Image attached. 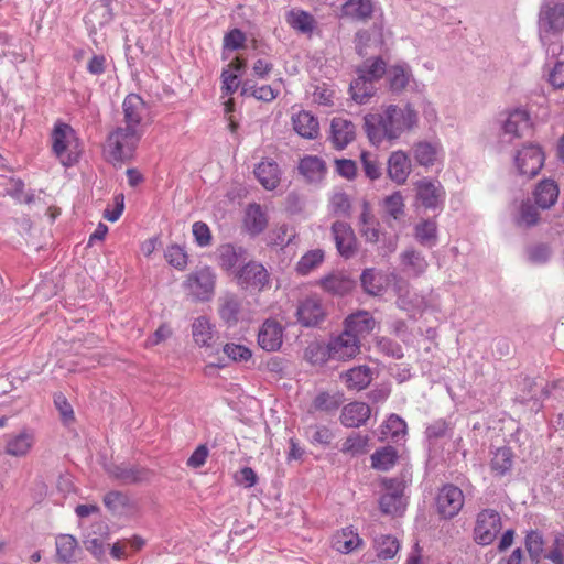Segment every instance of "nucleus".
<instances>
[{
	"label": "nucleus",
	"mask_w": 564,
	"mask_h": 564,
	"mask_svg": "<svg viewBox=\"0 0 564 564\" xmlns=\"http://www.w3.org/2000/svg\"><path fill=\"white\" fill-rule=\"evenodd\" d=\"M324 261V251L321 249H315L306 252L304 256L301 257L296 264V271L302 274L306 275L311 271H313L315 268L322 264Z\"/></svg>",
	"instance_id": "52"
},
{
	"label": "nucleus",
	"mask_w": 564,
	"mask_h": 564,
	"mask_svg": "<svg viewBox=\"0 0 564 564\" xmlns=\"http://www.w3.org/2000/svg\"><path fill=\"white\" fill-rule=\"evenodd\" d=\"M400 257L404 269L415 276L421 275L427 269V261L425 258L413 249L403 251Z\"/></svg>",
	"instance_id": "42"
},
{
	"label": "nucleus",
	"mask_w": 564,
	"mask_h": 564,
	"mask_svg": "<svg viewBox=\"0 0 564 564\" xmlns=\"http://www.w3.org/2000/svg\"><path fill=\"white\" fill-rule=\"evenodd\" d=\"M330 212L337 216H345L350 209V202L345 193H335L329 203Z\"/></svg>",
	"instance_id": "61"
},
{
	"label": "nucleus",
	"mask_w": 564,
	"mask_h": 564,
	"mask_svg": "<svg viewBox=\"0 0 564 564\" xmlns=\"http://www.w3.org/2000/svg\"><path fill=\"white\" fill-rule=\"evenodd\" d=\"M323 289L333 294H345L351 289V281L341 274H330L321 280Z\"/></svg>",
	"instance_id": "50"
},
{
	"label": "nucleus",
	"mask_w": 564,
	"mask_h": 564,
	"mask_svg": "<svg viewBox=\"0 0 564 564\" xmlns=\"http://www.w3.org/2000/svg\"><path fill=\"white\" fill-rule=\"evenodd\" d=\"M388 176L398 185L406 182L411 173V162L408 154L401 150L394 151L388 159Z\"/></svg>",
	"instance_id": "20"
},
{
	"label": "nucleus",
	"mask_w": 564,
	"mask_h": 564,
	"mask_svg": "<svg viewBox=\"0 0 564 564\" xmlns=\"http://www.w3.org/2000/svg\"><path fill=\"white\" fill-rule=\"evenodd\" d=\"M513 465V453L507 446L498 447L492 452L490 468L492 473L503 476L509 473Z\"/></svg>",
	"instance_id": "39"
},
{
	"label": "nucleus",
	"mask_w": 564,
	"mask_h": 564,
	"mask_svg": "<svg viewBox=\"0 0 564 564\" xmlns=\"http://www.w3.org/2000/svg\"><path fill=\"white\" fill-rule=\"evenodd\" d=\"M406 434L405 421L397 414H391L381 426V438L399 442Z\"/></svg>",
	"instance_id": "40"
},
{
	"label": "nucleus",
	"mask_w": 564,
	"mask_h": 564,
	"mask_svg": "<svg viewBox=\"0 0 564 564\" xmlns=\"http://www.w3.org/2000/svg\"><path fill=\"white\" fill-rule=\"evenodd\" d=\"M56 560L63 564H69L76 561L79 547L77 540L70 534H59L55 541Z\"/></svg>",
	"instance_id": "30"
},
{
	"label": "nucleus",
	"mask_w": 564,
	"mask_h": 564,
	"mask_svg": "<svg viewBox=\"0 0 564 564\" xmlns=\"http://www.w3.org/2000/svg\"><path fill=\"white\" fill-rule=\"evenodd\" d=\"M104 503L112 513L121 514L129 505V498L120 491H110L105 495Z\"/></svg>",
	"instance_id": "56"
},
{
	"label": "nucleus",
	"mask_w": 564,
	"mask_h": 564,
	"mask_svg": "<svg viewBox=\"0 0 564 564\" xmlns=\"http://www.w3.org/2000/svg\"><path fill=\"white\" fill-rule=\"evenodd\" d=\"M360 232L368 242H377L380 238V230L378 224L372 218L367 205H364V210L360 215Z\"/></svg>",
	"instance_id": "49"
},
{
	"label": "nucleus",
	"mask_w": 564,
	"mask_h": 564,
	"mask_svg": "<svg viewBox=\"0 0 564 564\" xmlns=\"http://www.w3.org/2000/svg\"><path fill=\"white\" fill-rule=\"evenodd\" d=\"M124 127L144 133V128L151 119L149 105L137 94H129L122 102Z\"/></svg>",
	"instance_id": "7"
},
{
	"label": "nucleus",
	"mask_w": 564,
	"mask_h": 564,
	"mask_svg": "<svg viewBox=\"0 0 564 564\" xmlns=\"http://www.w3.org/2000/svg\"><path fill=\"white\" fill-rule=\"evenodd\" d=\"M415 238L422 246L432 247L436 245L437 226L435 220L425 219L415 226Z\"/></svg>",
	"instance_id": "45"
},
{
	"label": "nucleus",
	"mask_w": 564,
	"mask_h": 564,
	"mask_svg": "<svg viewBox=\"0 0 564 564\" xmlns=\"http://www.w3.org/2000/svg\"><path fill=\"white\" fill-rule=\"evenodd\" d=\"M355 139V126L344 118H334L330 123V140L338 150L346 148Z\"/></svg>",
	"instance_id": "23"
},
{
	"label": "nucleus",
	"mask_w": 564,
	"mask_h": 564,
	"mask_svg": "<svg viewBox=\"0 0 564 564\" xmlns=\"http://www.w3.org/2000/svg\"><path fill=\"white\" fill-rule=\"evenodd\" d=\"M279 90L272 88L270 85H262L257 87L252 80L246 79L241 83V95L251 96L261 101H272L278 97Z\"/></svg>",
	"instance_id": "43"
},
{
	"label": "nucleus",
	"mask_w": 564,
	"mask_h": 564,
	"mask_svg": "<svg viewBox=\"0 0 564 564\" xmlns=\"http://www.w3.org/2000/svg\"><path fill=\"white\" fill-rule=\"evenodd\" d=\"M370 458L372 468L387 471L395 465L398 459V452L393 446H384L377 449Z\"/></svg>",
	"instance_id": "41"
},
{
	"label": "nucleus",
	"mask_w": 564,
	"mask_h": 564,
	"mask_svg": "<svg viewBox=\"0 0 564 564\" xmlns=\"http://www.w3.org/2000/svg\"><path fill=\"white\" fill-rule=\"evenodd\" d=\"M216 274L209 267L189 273L183 282L186 294L197 302H208L215 294Z\"/></svg>",
	"instance_id": "5"
},
{
	"label": "nucleus",
	"mask_w": 564,
	"mask_h": 564,
	"mask_svg": "<svg viewBox=\"0 0 564 564\" xmlns=\"http://www.w3.org/2000/svg\"><path fill=\"white\" fill-rule=\"evenodd\" d=\"M375 0H347L341 7V14L356 21H366L372 17Z\"/></svg>",
	"instance_id": "28"
},
{
	"label": "nucleus",
	"mask_w": 564,
	"mask_h": 564,
	"mask_svg": "<svg viewBox=\"0 0 564 564\" xmlns=\"http://www.w3.org/2000/svg\"><path fill=\"white\" fill-rule=\"evenodd\" d=\"M525 546L533 561L541 555L543 551V541L539 531H529L525 538Z\"/></svg>",
	"instance_id": "63"
},
{
	"label": "nucleus",
	"mask_w": 564,
	"mask_h": 564,
	"mask_svg": "<svg viewBox=\"0 0 564 564\" xmlns=\"http://www.w3.org/2000/svg\"><path fill=\"white\" fill-rule=\"evenodd\" d=\"M294 131L305 139H316L319 134V123L310 111L301 110L292 117Z\"/></svg>",
	"instance_id": "25"
},
{
	"label": "nucleus",
	"mask_w": 564,
	"mask_h": 564,
	"mask_svg": "<svg viewBox=\"0 0 564 564\" xmlns=\"http://www.w3.org/2000/svg\"><path fill=\"white\" fill-rule=\"evenodd\" d=\"M368 435L352 433L345 440L340 451L350 456H359L368 451Z\"/></svg>",
	"instance_id": "47"
},
{
	"label": "nucleus",
	"mask_w": 564,
	"mask_h": 564,
	"mask_svg": "<svg viewBox=\"0 0 564 564\" xmlns=\"http://www.w3.org/2000/svg\"><path fill=\"white\" fill-rule=\"evenodd\" d=\"M254 175L259 183L268 191L275 189L281 180V171L278 163L265 159L254 169Z\"/></svg>",
	"instance_id": "24"
},
{
	"label": "nucleus",
	"mask_w": 564,
	"mask_h": 564,
	"mask_svg": "<svg viewBox=\"0 0 564 564\" xmlns=\"http://www.w3.org/2000/svg\"><path fill=\"white\" fill-rule=\"evenodd\" d=\"M544 72L547 82L557 89L564 88V52L562 42L550 43L545 47Z\"/></svg>",
	"instance_id": "12"
},
{
	"label": "nucleus",
	"mask_w": 564,
	"mask_h": 564,
	"mask_svg": "<svg viewBox=\"0 0 564 564\" xmlns=\"http://www.w3.org/2000/svg\"><path fill=\"white\" fill-rule=\"evenodd\" d=\"M288 24L302 34H311L316 28L315 18L307 11L292 9L285 18Z\"/></svg>",
	"instance_id": "32"
},
{
	"label": "nucleus",
	"mask_w": 564,
	"mask_h": 564,
	"mask_svg": "<svg viewBox=\"0 0 564 564\" xmlns=\"http://www.w3.org/2000/svg\"><path fill=\"white\" fill-rule=\"evenodd\" d=\"M52 152L65 167L74 166L83 149L76 131L70 124L57 121L51 132Z\"/></svg>",
	"instance_id": "2"
},
{
	"label": "nucleus",
	"mask_w": 564,
	"mask_h": 564,
	"mask_svg": "<svg viewBox=\"0 0 564 564\" xmlns=\"http://www.w3.org/2000/svg\"><path fill=\"white\" fill-rule=\"evenodd\" d=\"M268 225L265 213L258 204H251L247 207L245 216V227L251 235H259Z\"/></svg>",
	"instance_id": "36"
},
{
	"label": "nucleus",
	"mask_w": 564,
	"mask_h": 564,
	"mask_svg": "<svg viewBox=\"0 0 564 564\" xmlns=\"http://www.w3.org/2000/svg\"><path fill=\"white\" fill-rule=\"evenodd\" d=\"M193 236L199 247H207L212 243L209 227L203 221H195L192 227Z\"/></svg>",
	"instance_id": "64"
},
{
	"label": "nucleus",
	"mask_w": 564,
	"mask_h": 564,
	"mask_svg": "<svg viewBox=\"0 0 564 564\" xmlns=\"http://www.w3.org/2000/svg\"><path fill=\"white\" fill-rule=\"evenodd\" d=\"M341 402L343 395L339 393L319 392L313 400V408L317 411L330 412L337 410Z\"/></svg>",
	"instance_id": "54"
},
{
	"label": "nucleus",
	"mask_w": 564,
	"mask_h": 564,
	"mask_svg": "<svg viewBox=\"0 0 564 564\" xmlns=\"http://www.w3.org/2000/svg\"><path fill=\"white\" fill-rule=\"evenodd\" d=\"M357 74L365 75L366 78L377 83L387 74V66L380 57L367 59L357 68Z\"/></svg>",
	"instance_id": "46"
},
{
	"label": "nucleus",
	"mask_w": 564,
	"mask_h": 564,
	"mask_svg": "<svg viewBox=\"0 0 564 564\" xmlns=\"http://www.w3.org/2000/svg\"><path fill=\"white\" fill-rule=\"evenodd\" d=\"M142 135L143 133L139 130L124 126L116 128L106 140L105 154L107 159L113 164L130 160Z\"/></svg>",
	"instance_id": "3"
},
{
	"label": "nucleus",
	"mask_w": 564,
	"mask_h": 564,
	"mask_svg": "<svg viewBox=\"0 0 564 564\" xmlns=\"http://www.w3.org/2000/svg\"><path fill=\"white\" fill-rule=\"evenodd\" d=\"M375 543L378 557L383 560L394 557L400 549L398 539L392 534H382L375 540Z\"/></svg>",
	"instance_id": "48"
},
{
	"label": "nucleus",
	"mask_w": 564,
	"mask_h": 564,
	"mask_svg": "<svg viewBox=\"0 0 564 564\" xmlns=\"http://www.w3.org/2000/svg\"><path fill=\"white\" fill-rule=\"evenodd\" d=\"M36 443L35 431L31 427H23L18 432L4 435L3 452L6 455L22 458L26 457Z\"/></svg>",
	"instance_id": "10"
},
{
	"label": "nucleus",
	"mask_w": 564,
	"mask_h": 564,
	"mask_svg": "<svg viewBox=\"0 0 564 564\" xmlns=\"http://www.w3.org/2000/svg\"><path fill=\"white\" fill-rule=\"evenodd\" d=\"M382 485L386 492L379 501L381 511L390 516L402 514L406 507V497L404 495L406 481L400 478H384Z\"/></svg>",
	"instance_id": "6"
},
{
	"label": "nucleus",
	"mask_w": 564,
	"mask_h": 564,
	"mask_svg": "<svg viewBox=\"0 0 564 564\" xmlns=\"http://www.w3.org/2000/svg\"><path fill=\"white\" fill-rule=\"evenodd\" d=\"M443 154L440 141H419L413 145L415 162L424 167L433 166Z\"/></svg>",
	"instance_id": "21"
},
{
	"label": "nucleus",
	"mask_w": 564,
	"mask_h": 564,
	"mask_svg": "<svg viewBox=\"0 0 564 564\" xmlns=\"http://www.w3.org/2000/svg\"><path fill=\"white\" fill-rule=\"evenodd\" d=\"M387 78L391 90L401 91L410 83L412 72L406 63H397L387 69Z\"/></svg>",
	"instance_id": "34"
},
{
	"label": "nucleus",
	"mask_w": 564,
	"mask_h": 564,
	"mask_svg": "<svg viewBox=\"0 0 564 564\" xmlns=\"http://www.w3.org/2000/svg\"><path fill=\"white\" fill-rule=\"evenodd\" d=\"M305 357L312 365H323L332 359L329 345L310 344L305 350Z\"/></svg>",
	"instance_id": "55"
},
{
	"label": "nucleus",
	"mask_w": 564,
	"mask_h": 564,
	"mask_svg": "<svg viewBox=\"0 0 564 564\" xmlns=\"http://www.w3.org/2000/svg\"><path fill=\"white\" fill-rule=\"evenodd\" d=\"M325 316V308L321 299L308 296L304 299L297 307L299 322L304 326H315Z\"/></svg>",
	"instance_id": "19"
},
{
	"label": "nucleus",
	"mask_w": 564,
	"mask_h": 564,
	"mask_svg": "<svg viewBox=\"0 0 564 564\" xmlns=\"http://www.w3.org/2000/svg\"><path fill=\"white\" fill-rule=\"evenodd\" d=\"M538 219V209L529 200L523 202L520 207L519 216L516 219L517 224L522 227H530L535 225Z\"/></svg>",
	"instance_id": "60"
},
{
	"label": "nucleus",
	"mask_w": 564,
	"mask_h": 564,
	"mask_svg": "<svg viewBox=\"0 0 564 564\" xmlns=\"http://www.w3.org/2000/svg\"><path fill=\"white\" fill-rule=\"evenodd\" d=\"M361 544L362 540L355 531H336L332 538V546L344 554L355 551Z\"/></svg>",
	"instance_id": "38"
},
{
	"label": "nucleus",
	"mask_w": 564,
	"mask_h": 564,
	"mask_svg": "<svg viewBox=\"0 0 564 564\" xmlns=\"http://www.w3.org/2000/svg\"><path fill=\"white\" fill-rule=\"evenodd\" d=\"M375 327V319L367 311H359L345 319V332H349L360 339V336L369 334Z\"/></svg>",
	"instance_id": "27"
},
{
	"label": "nucleus",
	"mask_w": 564,
	"mask_h": 564,
	"mask_svg": "<svg viewBox=\"0 0 564 564\" xmlns=\"http://www.w3.org/2000/svg\"><path fill=\"white\" fill-rule=\"evenodd\" d=\"M218 314L228 326L234 327L241 317V302L235 294H226L219 299Z\"/></svg>",
	"instance_id": "26"
},
{
	"label": "nucleus",
	"mask_w": 564,
	"mask_h": 564,
	"mask_svg": "<svg viewBox=\"0 0 564 564\" xmlns=\"http://www.w3.org/2000/svg\"><path fill=\"white\" fill-rule=\"evenodd\" d=\"M558 194V186L553 180H543L535 187V203L543 209L550 208L556 203Z\"/></svg>",
	"instance_id": "31"
},
{
	"label": "nucleus",
	"mask_w": 564,
	"mask_h": 564,
	"mask_svg": "<svg viewBox=\"0 0 564 564\" xmlns=\"http://www.w3.org/2000/svg\"><path fill=\"white\" fill-rule=\"evenodd\" d=\"M564 31V3L545 0L539 13V36L544 47L562 42Z\"/></svg>",
	"instance_id": "4"
},
{
	"label": "nucleus",
	"mask_w": 564,
	"mask_h": 564,
	"mask_svg": "<svg viewBox=\"0 0 564 564\" xmlns=\"http://www.w3.org/2000/svg\"><path fill=\"white\" fill-rule=\"evenodd\" d=\"M361 285L371 295H379L383 290V275L375 269H366L361 274Z\"/></svg>",
	"instance_id": "51"
},
{
	"label": "nucleus",
	"mask_w": 564,
	"mask_h": 564,
	"mask_svg": "<svg viewBox=\"0 0 564 564\" xmlns=\"http://www.w3.org/2000/svg\"><path fill=\"white\" fill-rule=\"evenodd\" d=\"M283 343V327L275 319H267L258 332V344L265 351H276Z\"/></svg>",
	"instance_id": "17"
},
{
	"label": "nucleus",
	"mask_w": 564,
	"mask_h": 564,
	"mask_svg": "<svg viewBox=\"0 0 564 564\" xmlns=\"http://www.w3.org/2000/svg\"><path fill=\"white\" fill-rule=\"evenodd\" d=\"M237 280L243 288L261 290L269 283V273L261 263L249 262L238 271Z\"/></svg>",
	"instance_id": "18"
},
{
	"label": "nucleus",
	"mask_w": 564,
	"mask_h": 564,
	"mask_svg": "<svg viewBox=\"0 0 564 564\" xmlns=\"http://www.w3.org/2000/svg\"><path fill=\"white\" fill-rule=\"evenodd\" d=\"M349 390L360 391L367 388L372 380V370L368 366H358L341 375Z\"/></svg>",
	"instance_id": "29"
},
{
	"label": "nucleus",
	"mask_w": 564,
	"mask_h": 564,
	"mask_svg": "<svg viewBox=\"0 0 564 564\" xmlns=\"http://www.w3.org/2000/svg\"><path fill=\"white\" fill-rule=\"evenodd\" d=\"M464 506L463 491L454 485H445L442 487L436 497V507L438 513L451 519L458 514Z\"/></svg>",
	"instance_id": "13"
},
{
	"label": "nucleus",
	"mask_w": 564,
	"mask_h": 564,
	"mask_svg": "<svg viewBox=\"0 0 564 564\" xmlns=\"http://www.w3.org/2000/svg\"><path fill=\"white\" fill-rule=\"evenodd\" d=\"M332 235L338 253L346 259L351 258L357 249V240L350 225L335 221L332 225Z\"/></svg>",
	"instance_id": "15"
},
{
	"label": "nucleus",
	"mask_w": 564,
	"mask_h": 564,
	"mask_svg": "<svg viewBox=\"0 0 564 564\" xmlns=\"http://www.w3.org/2000/svg\"><path fill=\"white\" fill-rule=\"evenodd\" d=\"M192 337L200 348H213L218 339L215 324L207 316H198L192 323Z\"/></svg>",
	"instance_id": "16"
},
{
	"label": "nucleus",
	"mask_w": 564,
	"mask_h": 564,
	"mask_svg": "<svg viewBox=\"0 0 564 564\" xmlns=\"http://www.w3.org/2000/svg\"><path fill=\"white\" fill-rule=\"evenodd\" d=\"M224 354L235 362L248 361L252 357V351L245 345L228 343L223 347Z\"/></svg>",
	"instance_id": "59"
},
{
	"label": "nucleus",
	"mask_w": 564,
	"mask_h": 564,
	"mask_svg": "<svg viewBox=\"0 0 564 564\" xmlns=\"http://www.w3.org/2000/svg\"><path fill=\"white\" fill-rule=\"evenodd\" d=\"M330 357L334 360H347L354 358L360 349V339L349 332L343 330L329 341Z\"/></svg>",
	"instance_id": "14"
},
{
	"label": "nucleus",
	"mask_w": 564,
	"mask_h": 564,
	"mask_svg": "<svg viewBox=\"0 0 564 564\" xmlns=\"http://www.w3.org/2000/svg\"><path fill=\"white\" fill-rule=\"evenodd\" d=\"M544 161V152L538 144L523 145L514 156V164L519 174L529 178L541 171Z\"/></svg>",
	"instance_id": "9"
},
{
	"label": "nucleus",
	"mask_w": 564,
	"mask_h": 564,
	"mask_svg": "<svg viewBox=\"0 0 564 564\" xmlns=\"http://www.w3.org/2000/svg\"><path fill=\"white\" fill-rule=\"evenodd\" d=\"M245 250L231 243L221 245L217 249V258L219 267L225 271H231L241 260Z\"/></svg>",
	"instance_id": "37"
},
{
	"label": "nucleus",
	"mask_w": 564,
	"mask_h": 564,
	"mask_svg": "<svg viewBox=\"0 0 564 564\" xmlns=\"http://www.w3.org/2000/svg\"><path fill=\"white\" fill-rule=\"evenodd\" d=\"M384 213L394 220L404 216V199L401 192L397 191L383 199Z\"/></svg>",
	"instance_id": "53"
},
{
	"label": "nucleus",
	"mask_w": 564,
	"mask_h": 564,
	"mask_svg": "<svg viewBox=\"0 0 564 564\" xmlns=\"http://www.w3.org/2000/svg\"><path fill=\"white\" fill-rule=\"evenodd\" d=\"M310 440L312 444L326 446L333 440L332 431L323 425H315L310 427Z\"/></svg>",
	"instance_id": "62"
},
{
	"label": "nucleus",
	"mask_w": 564,
	"mask_h": 564,
	"mask_svg": "<svg viewBox=\"0 0 564 564\" xmlns=\"http://www.w3.org/2000/svg\"><path fill=\"white\" fill-rule=\"evenodd\" d=\"M502 134L510 141L527 135L532 128V119L525 108L517 107L501 115Z\"/></svg>",
	"instance_id": "8"
},
{
	"label": "nucleus",
	"mask_w": 564,
	"mask_h": 564,
	"mask_svg": "<svg viewBox=\"0 0 564 564\" xmlns=\"http://www.w3.org/2000/svg\"><path fill=\"white\" fill-rule=\"evenodd\" d=\"M145 544V540L140 535H133L132 539H123L116 542L111 549L110 554L117 560L126 558L129 555V549L133 552L141 550Z\"/></svg>",
	"instance_id": "44"
},
{
	"label": "nucleus",
	"mask_w": 564,
	"mask_h": 564,
	"mask_svg": "<svg viewBox=\"0 0 564 564\" xmlns=\"http://www.w3.org/2000/svg\"><path fill=\"white\" fill-rule=\"evenodd\" d=\"M164 257L169 264L177 270L182 271L187 265V253L182 247L177 245H172L167 247Z\"/></svg>",
	"instance_id": "58"
},
{
	"label": "nucleus",
	"mask_w": 564,
	"mask_h": 564,
	"mask_svg": "<svg viewBox=\"0 0 564 564\" xmlns=\"http://www.w3.org/2000/svg\"><path fill=\"white\" fill-rule=\"evenodd\" d=\"M501 525V517L497 510L484 509L477 514L475 529H497Z\"/></svg>",
	"instance_id": "57"
},
{
	"label": "nucleus",
	"mask_w": 564,
	"mask_h": 564,
	"mask_svg": "<svg viewBox=\"0 0 564 564\" xmlns=\"http://www.w3.org/2000/svg\"><path fill=\"white\" fill-rule=\"evenodd\" d=\"M371 414L370 406L364 402H351L341 410L340 422L346 427H359Z\"/></svg>",
	"instance_id": "22"
},
{
	"label": "nucleus",
	"mask_w": 564,
	"mask_h": 564,
	"mask_svg": "<svg viewBox=\"0 0 564 564\" xmlns=\"http://www.w3.org/2000/svg\"><path fill=\"white\" fill-rule=\"evenodd\" d=\"M300 173L312 183H316L323 180L326 167L322 159L315 155L304 156L299 164Z\"/></svg>",
	"instance_id": "33"
},
{
	"label": "nucleus",
	"mask_w": 564,
	"mask_h": 564,
	"mask_svg": "<svg viewBox=\"0 0 564 564\" xmlns=\"http://www.w3.org/2000/svg\"><path fill=\"white\" fill-rule=\"evenodd\" d=\"M419 121L417 112L411 105H389L381 112L365 117V128L372 144L383 140H397L402 133L413 129Z\"/></svg>",
	"instance_id": "1"
},
{
	"label": "nucleus",
	"mask_w": 564,
	"mask_h": 564,
	"mask_svg": "<svg viewBox=\"0 0 564 564\" xmlns=\"http://www.w3.org/2000/svg\"><path fill=\"white\" fill-rule=\"evenodd\" d=\"M416 199L426 209H442L446 193L437 180L423 177L415 183Z\"/></svg>",
	"instance_id": "11"
},
{
	"label": "nucleus",
	"mask_w": 564,
	"mask_h": 564,
	"mask_svg": "<svg viewBox=\"0 0 564 564\" xmlns=\"http://www.w3.org/2000/svg\"><path fill=\"white\" fill-rule=\"evenodd\" d=\"M351 98L358 104H366L376 93V83L366 78L365 75L357 74V77L350 84Z\"/></svg>",
	"instance_id": "35"
}]
</instances>
